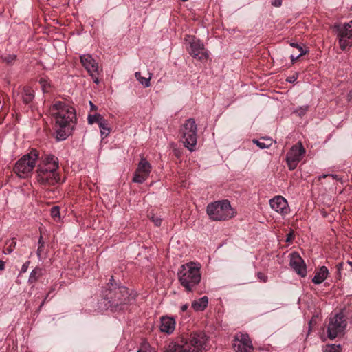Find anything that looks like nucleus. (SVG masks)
Masks as SVG:
<instances>
[{
	"label": "nucleus",
	"mask_w": 352,
	"mask_h": 352,
	"mask_svg": "<svg viewBox=\"0 0 352 352\" xmlns=\"http://www.w3.org/2000/svg\"><path fill=\"white\" fill-rule=\"evenodd\" d=\"M52 113L55 120L56 139L65 140L72 133L76 120V111L66 103L58 101L53 104Z\"/></svg>",
	"instance_id": "nucleus-1"
},
{
	"label": "nucleus",
	"mask_w": 352,
	"mask_h": 352,
	"mask_svg": "<svg viewBox=\"0 0 352 352\" xmlns=\"http://www.w3.org/2000/svg\"><path fill=\"white\" fill-rule=\"evenodd\" d=\"M58 160L56 157L48 155L42 158L36 170V178L41 185H54L60 180L57 173Z\"/></svg>",
	"instance_id": "nucleus-2"
},
{
	"label": "nucleus",
	"mask_w": 352,
	"mask_h": 352,
	"mask_svg": "<svg viewBox=\"0 0 352 352\" xmlns=\"http://www.w3.org/2000/svg\"><path fill=\"white\" fill-rule=\"evenodd\" d=\"M104 297L98 303V309L102 311L111 309L116 310L119 305L125 304L129 298V292L126 287H114L112 284L109 288L103 292Z\"/></svg>",
	"instance_id": "nucleus-3"
},
{
	"label": "nucleus",
	"mask_w": 352,
	"mask_h": 352,
	"mask_svg": "<svg viewBox=\"0 0 352 352\" xmlns=\"http://www.w3.org/2000/svg\"><path fill=\"white\" fill-rule=\"evenodd\" d=\"M200 265L194 262L182 265L178 271V279L187 292H192L201 280Z\"/></svg>",
	"instance_id": "nucleus-4"
},
{
	"label": "nucleus",
	"mask_w": 352,
	"mask_h": 352,
	"mask_svg": "<svg viewBox=\"0 0 352 352\" xmlns=\"http://www.w3.org/2000/svg\"><path fill=\"white\" fill-rule=\"evenodd\" d=\"M206 212L212 221H223L229 220L236 215V211L227 200L212 202L207 206Z\"/></svg>",
	"instance_id": "nucleus-5"
},
{
	"label": "nucleus",
	"mask_w": 352,
	"mask_h": 352,
	"mask_svg": "<svg viewBox=\"0 0 352 352\" xmlns=\"http://www.w3.org/2000/svg\"><path fill=\"white\" fill-rule=\"evenodd\" d=\"M38 157V151L35 148L31 149L15 163L13 168L14 173L20 178H28L31 176Z\"/></svg>",
	"instance_id": "nucleus-6"
},
{
	"label": "nucleus",
	"mask_w": 352,
	"mask_h": 352,
	"mask_svg": "<svg viewBox=\"0 0 352 352\" xmlns=\"http://www.w3.org/2000/svg\"><path fill=\"white\" fill-rule=\"evenodd\" d=\"M197 126L193 118L188 119L182 125L181 133L184 146L190 151L196 148Z\"/></svg>",
	"instance_id": "nucleus-7"
},
{
	"label": "nucleus",
	"mask_w": 352,
	"mask_h": 352,
	"mask_svg": "<svg viewBox=\"0 0 352 352\" xmlns=\"http://www.w3.org/2000/svg\"><path fill=\"white\" fill-rule=\"evenodd\" d=\"M306 150L302 144L299 142L293 145L286 155V162L290 170L296 168L299 162L302 160Z\"/></svg>",
	"instance_id": "nucleus-8"
},
{
	"label": "nucleus",
	"mask_w": 352,
	"mask_h": 352,
	"mask_svg": "<svg viewBox=\"0 0 352 352\" xmlns=\"http://www.w3.org/2000/svg\"><path fill=\"white\" fill-rule=\"evenodd\" d=\"M346 327V321L344 319L343 313L336 314L329 318L328 325V337L330 339H334L340 334L342 333Z\"/></svg>",
	"instance_id": "nucleus-9"
},
{
	"label": "nucleus",
	"mask_w": 352,
	"mask_h": 352,
	"mask_svg": "<svg viewBox=\"0 0 352 352\" xmlns=\"http://www.w3.org/2000/svg\"><path fill=\"white\" fill-rule=\"evenodd\" d=\"M189 47L188 48V53L194 58L200 61L206 60L208 58L209 54L207 50L205 48L203 43L199 39L193 36H188Z\"/></svg>",
	"instance_id": "nucleus-10"
},
{
	"label": "nucleus",
	"mask_w": 352,
	"mask_h": 352,
	"mask_svg": "<svg viewBox=\"0 0 352 352\" xmlns=\"http://www.w3.org/2000/svg\"><path fill=\"white\" fill-rule=\"evenodd\" d=\"M338 43L343 51L352 46V20L338 27Z\"/></svg>",
	"instance_id": "nucleus-11"
},
{
	"label": "nucleus",
	"mask_w": 352,
	"mask_h": 352,
	"mask_svg": "<svg viewBox=\"0 0 352 352\" xmlns=\"http://www.w3.org/2000/svg\"><path fill=\"white\" fill-rule=\"evenodd\" d=\"M151 170V164L144 157H142L134 173L133 182L142 184L148 178Z\"/></svg>",
	"instance_id": "nucleus-12"
},
{
	"label": "nucleus",
	"mask_w": 352,
	"mask_h": 352,
	"mask_svg": "<svg viewBox=\"0 0 352 352\" xmlns=\"http://www.w3.org/2000/svg\"><path fill=\"white\" fill-rule=\"evenodd\" d=\"M233 347L236 352H254V347L248 334L238 333L235 335Z\"/></svg>",
	"instance_id": "nucleus-13"
},
{
	"label": "nucleus",
	"mask_w": 352,
	"mask_h": 352,
	"mask_svg": "<svg viewBox=\"0 0 352 352\" xmlns=\"http://www.w3.org/2000/svg\"><path fill=\"white\" fill-rule=\"evenodd\" d=\"M12 97L16 102L22 100L24 104H28L34 98V91L28 85L19 86L13 89Z\"/></svg>",
	"instance_id": "nucleus-14"
},
{
	"label": "nucleus",
	"mask_w": 352,
	"mask_h": 352,
	"mask_svg": "<svg viewBox=\"0 0 352 352\" xmlns=\"http://www.w3.org/2000/svg\"><path fill=\"white\" fill-rule=\"evenodd\" d=\"M96 124L100 129L102 139L106 138L111 133V128L109 121L98 113H89V124Z\"/></svg>",
	"instance_id": "nucleus-15"
},
{
	"label": "nucleus",
	"mask_w": 352,
	"mask_h": 352,
	"mask_svg": "<svg viewBox=\"0 0 352 352\" xmlns=\"http://www.w3.org/2000/svg\"><path fill=\"white\" fill-rule=\"evenodd\" d=\"M271 208L282 216L289 214L290 209L286 199L283 196L277 195L270 200Z\"/></svg>",
	"instance_id": "nucleus-16"
},
{
	"label": "nucleus",
	"mask_w": 352,
	"mask_h": 352,
	"mask_svg": "<svg viewBox=\"0 0 352 352\" xmlns=\"http://www.w3.org/2000/svg\"><path fill=\"white\" fill-rule=\"evenodd\" d=\"M289 265L301 277L307 276V266L298 253L293 252L291 254Z\"/></svg>",
	"instance_id": "nucleus-17"
},
{
	"label": "nucleus",
	"mask_w": 352,
	"mask_h": 352,
	"mask_svg": "<svg viewBox=\"0 0 352 352\" xmlns=\"http://www.w3.org/2000/svg\"><path fill=\"white\" fill-rule=\"evenodd\" d=\"M161 324H160V331L162 332L171 334L175 329L176 325L175 319L173 317L170 316H162L160 318Z\"/></svg>",
	"instance_id": "nucleus-18"
},
{
	"label": "nucleus",
	"mask_w": 352,
	"mask_h": 352,
	"mask_svg": "<svg viewBox=\"0 0 352 352\" xmlns=\"http://www.w3.org/2000/svg\"><path fill=\"white\" fill-rule=\"evenodd\" d=\"M90 58L89 56V76H91L95 83L98 84L102 76V69L95 60L90 59Z\"/></svg>",
	"instance_id": "nucleus-19"
},
{
	"label": "nucleus",
	"mask_w": 352,
	"mask_h": 352,
	"mask_svg": "<svg viewBox=\"0 0 352 352\" xmlns=\"http://www.w3.org/2000/svg\"><path fill=\"white\" fill-rule=\"evenodd\" d=\"M329 270L326 266H322L312 278V282L315 284L322 283L328 276Z\"/></svg>",
	"instance_id": "nucleus-20"
},
{
	"label": "nucleus",
	"mask_w": 352,
	"mask_h": 352,
	"mask_svg": "<svg viewBox=\"0 0 352 352\" xmlns=\"http://www.w3.org/2000/svg\"><path fill=\"white\" fill-rule=\"evenodd\" d=\"M208 305V298L203 296L192 302V307L195 311H204Z\"/></svg>",
	"instance_id": "nucleus-21"
},
{
	"label": "nucleus",
	"mask_w": 352,
	"mask_h": 352,
	"mask_svg": "<svg viewBox=\"0 0 352 352\" xmlns=\"http://www.w3.org/2000/svg\"><path fill=\"white\" fill-rule=\"evenodd\" d=\"M43 275V269L38 267H35L30 273L28 278L30 283H34Z\"/></svg>",
	"instance_id": "nucleus-22"
},
{
	"label": "nucleus",
	"mask_w": 352,
	"mask_h": 352,
	"mask_svg": "<svg viewBox=\"0 0 352 352\" xmlns=\"http://www.w3.org/2000/svg\"><path fill=\"white\" fill-rule=\"evenodd\" d=\"M152 76L153 74L150 73L149 76L148 78H145L141 76V73L140 72H136L135 73V77L144 87H148L151 86V79Z\"/></svg>",
	"instance_id": "nucleus-23"
},
{
	"label": "nucleus",
	"mask_w": 352,
	"mask_h": 352,
	"mask_svg": "<svg viewBox=\"0 0 352 352\" xmlns=\"http://www.w3.org/2000/svg\"><path fill=\"white\" fill-rule=\"evenodd\" d=\"M50 214L52 219L56 222H60L61 220L60 213V208L59 206H53L50 210Z\"/></svg>",
	"instance_id": "nucleus-24"
},
{
	"label": "nucleus",
	"mask_w": 352,
	"mask_h": 352,
	"mask_svg": "<svg viewBox=\"0 0 352 352\" xmlns=\"http://www.w3.org/2000/svg\"><path fill=\"white\" fill-rule=\"evenodd\" d=\"M265 140V142H262L260 140H254L253 142L261 148H269L272 144V140L270 138H267Z\"/></svg>",
	"instance_id": "nucleus-25"
},
{
	"label": "nucleus",
	"mask_w": 352,
	"mask_h": 352,
	"mask_svg": "<svg viewBox=\"0 0 352 352\" xmlns=\"http://www.w3.org/2000/svg\"><path fill=\"white\" fill-rule=\"evenodd\" d=\"M6 245L7 247L5 248L3 252L5 254H11L16 248V241H15V239H12L7 241Z\"/></svg>",
	"instance_id": "nucleus-26"
},
{
	"label": "nucleus",
	"mask_w": 352,
	"mask_h": 352,
	"mask_svg": "<svg viewBox=\"0 0 352 352\" xmlns=\"http://www.w3.org/2000/svg\"><path fill=\"white\" fill-rule=\"evenodd\" d=\"M323 352H342V348L340 345L329 344L325 346Z\"/></svg>",
	"instance_id": "nucleus-27"
},
{
	"label": "nucleus",
	"mask_w": 352,
	"mask_h": 352,
	"mask_svg": "<svg viewBox=\"0 0 352 352\" xmlns=\"http://www.w3.org/2000/svg\"><path fill=\"white\" fill-rule=\"evenodd\" d=\"M308 109H309V106L305 105V106H302V107H300L298 109H296L294 111V113L301 117L306 114Z\"/></svg>",
	"instance_id": "nucleus-28"
},
{
	"label": "nucleus",
	"mask_w": 352,
	"mask_h": 352,
	"mask_svg": "<svg viewBox=\"0 0 352 352\" xmlns=\"http://www.w3.org/2000/svg\"><path fill=\"white\" fill-rule=\"evenodd\" d=\"M16 58V56L15 54H6L2 57L3 62L7 63H12Z\"/></svg>",
	"instance_id": "nucleus-29"
},
{
	"label": "nucleus",
	"mask_w": 352,
	"mask_h": 352,
	"mask_svg": "<svg viewBox=\"0 0 352 352\" xmlns=\"http://www.w3.org/2000/svg\"><path fill=\"white\" fill-rule=\"evenodd\" d=\"M80 60L82 65L85 69L88 70V55L83 54L80 56Z\"/></svg>",
	"instance_id": "nucleus-30"
},
{
	"label": "nucleus",
	"mask_w": 352,
	"mask_h": 352,
	"mask_svg": "<svg viewBox=\"0 0 352 352\" xmlns=\"http://www.w3.org/2000/svg\"><path fill=\"white\" fill-rule=\"evenodd\" d=\"M257 278L263 283H266L268 280V277L266 274L263 272H258L256 274Z\"/></svg>",
	"instance_id": "nucleus-31"
},
{
	"label": "nucleus",
	"mask_w": 352,
	"mask_h": 352,
	"mask_svg": "<svg viewBox=\"0 0 352 352\" xmlns=\"http://www.w3.org/2000/svg\"><path fill=\"white\" fill-rule=\"evenodd\" d=\"M150 219L154 223L156 226H160L162 222V219L160 217L152 215Z\"/></svg>",
	"instance_id": "nucleus-32"
},
{
	"label": "nucleus",
	"mask_w": 352,
	"mask_h": 352,
	"mask_svg": "<svg viewBox=\"0 0 352 352\" xmlns=\"http://www.w3.org/2000/svg\"><path fill=\"white\" fill-rule=\"evenodd\" d=\"M305 54H306V52L304 50H302V52L298 55H296V56H294L293 54L291 55V60H292V63H294L296 60H297L299 58V57H300L302 55H305Z\"/></svg>",
	"instance_id": "nucleus-33"
},
{
	"label": "nucleus",
	"mask_w": 352,
	"mask_h": 352,
	"mask_svg": "<svg viewBox=\"0 0 352 352\" xmlns=\"http://www.w3.org/2000/svg\"><path fill=\"white\" fill-rule=\"evenodd\" d=\"M30 263V261H28L23 264L22 267H21V273H25L27 272Z\"/></svg>",
	"instance_id": "nucleus-34"
},
{
	"label": "nucleus",
	"mask_w": 352,
	"mask_h": 352,
	"mask_svg": "<svg viewBox=\"0 0 352 352\" xmlns=\"http://www.w3.org/2000/svg\"><path fill=\"white\" fill-rule=\"evenodd\" d=\"M98 107L93 104L91 101H89V111H94V113H97Z\"/></svg>",
	"instance_id": "nucleus-35"
},
{
	"label": "nucleus",
	"mask_w": 352,
	"mask_h": 352,
	"mask_svg": "<svg viewBox=\"0 0 352 352\" xmlns=\"http://www.w3.org/2000/svg\"><path fill=\"white\" fill-rule=\"evenodd\" d=\"M272 4L275 7H280L282 4V0H274Z\"/></svg>",
	"instance_id": "nucleus-36"
},
{
	"label": "nucleus",
	"mask_w": 352,
	"mask_h": 352,
	"mask_svg": "<svg viewBox=\"0 0 352 352\" xmlns=\"http://www.w3.org/2000/svg\"><path fill=\"white\" fill-rule=\"evenodd\" d=\"M296 79H297V76L295 75H293L292 76H290L287 78V81H289V82H294L296 80Z\"/></svg>",
	"instance_id": "nucleus-37"
},
{
	"label": "nucleus",
	"mask_w": 352,
	"mask_h": 352,
	"mask_svg": "<svg viewBox=\"0 0 352 352\" xmlns=\"http://www.w3.org/2000/svg\"><path fill=\"white\" fill-rule=\"evenodd\" d=\"M42 248H43V247L38 246L37 251H36V254L39 258H41V257Z\"/></svg>",
	"instance_id": "nucleus-38"
},
{
	"label": "nucleus",
	"mask_w": 352,
	"mask_h": 352,
	"mask_svg": "<svg viewBox=\"0 0 352 352\" xmlns=\"http://www.w3.org/2000/svg\"><path fill=\"white\" fill-rule=\"evenodd\" d=\"M294 239V234L292 232H289L287 236V241H291Z\"/></svg>",
	"instance_id": "nucleus-39"
},
{
	"label": "nucleus",
	"mask_w": 352,
	"mask_h": 352,
	"mask_svg": "<svg viewBox=\"0 0 352 352\" xmlns=\"http://www.w3.org/2000/svg\"><path fill=\"white\" fill-rule=\"evenodd\" d=\"M188 307V305L187 303H186V304H184V305H183L181 307V311H182V312H184L185 311H186V310H187Z\"/></svg>",
	"instance_id": "nucleus-40"
},
{
	"label": "nucleus",
	"mask_w": 352,
	"mask_h": 352,
	"mask_svg": "<svg viewBox=\"0 0 352 352\" xmlns=\"http://www.w3.org/2000/svg\"><path fill=\"white\" fill-rule=\"evenodd\" d=\"M40 83L41 84V85H42L43 87H45L46 86V85H47V80H45V79L41 78V79L40 80Z\"/></svg>",
	"instance_id": "nucleus-41"
},
{
	"label": "nucleus",
	"mask_w": 352,
	"mask_h": 352,
	"mask_svg": "<svg viewBox=\"0 0 352 352\" xmlns=\"http://www.w3.org/2000/svg\"><path fill=\"white\" fill-rule=\"evenodd\" d=\"M38 246H41V247L44 246V241L42 240V236H41L38 240Z\"/></svg>",
	"instance_id": "nucleus-42"
},
{
	"label": "nucleus",
	"mask_w": 352,
	"mask_h": 352,
	"mask_svg": "<svg viewBox=\"0 0 352 352\" xmlns=\"http://www.w3.org/2000/svg\"><path fill=\"white\" fill-rule=\"evenodd\" d=\"M5 268V263L3 261H0V270H3Z\"/></svg>",
	"instance_id": "nucleus-43"
},
{
	"label": "nucleus",
	"mask_w": 352,
	"mask_h": 352,
	"mask_svg": "<svg viewBox=\"0 0 352 352\" xmlns=\"http://www.w3.org/2000/svg\"><path fill=\"white\" fill-rule=\"evenodd\" d=\"M347 99L348 100H351L352 99V89L350 90V91L347 94Z\"/></svg>",
	"instance_id": "nucleus-44"
},
{
	"label": "nucleus",
	"mask_w": 352,
	"mask_h": 352,
	"mask_svg": "<svg viewBox=\"0 0 352 352\" xmlns=\"http://www.w3.org/2000/svg\"><path fill=\"white\" fill-rule=\"evenodd\" d=\"M291 45L296 48H298V47L299 46V45L297 43H291Z\"/></svg>",
	"instance_id": "nucleus-45"
},
{
	"label": "nucleus",
	"mask_w": 352,
	"mask_h": 352,
	"mask_svg": "<svg viewBox=\"0 0 352 352\" xmlns=\"http://www.w3.org/2000/svg\"><path fill=\"white\" fill-rule=\"evenodd\" d=\"M175 345H176V344H175L173 347H171V346H169L170 349H169L168 351H166V352H169V351H173V350L174 349V346H175Z\"/></svg>",
	"instance_id": "nucleus-46"
},
{
	"label": "nucleus",
	"mask_w": 352,
	"mask_h": 352,
	"mask_svg": "<svg viewBox=\"0 0 352 352\" xmlns=\"http://www.w3.org/2000/svg\"><path fill=\"white\" fill-rule=\"evenodd\" d=\"M298 51L300 52V53L302 52V50H304L303 48L300 45L298 47Z\"/></svg>",
	"instance_id": "nucleus-47"
},
{
	"label": "nucleus",
	"mask_w": 352,
	"mask_h": 352,
	"mask_svg": "<svg viewBox=\"0 0 352 352\" xmlns=\"http://www.w3.org/2000/svg\"><path fill=\"white\" fill-rule=\"evenodd\" d=\"M329 176L332 177L334 179H337V175H329Z\"/></svg>",
	"instance_id": "nucleus-48"
},
{
	"label": "nucleus",
	"mask_w": 352,
	"mask_h": 352,
	"mask_svg": "<svg viewBox=\"0 0 352 352\" xmlns=\"http://www.w3.org/2000/svg\"><path fill=\"white\" fill-rule=\"evenodd\" d=\"M138 352H147V351L142 350V349H140V350L138 351Z\"/></svg>",
	"instance_id": "nucleus-49"
},
{
	"label": "nucleus",
	"mask_w": 352,
	"mask_h": 352,
	"mask_svg": "<svg viewBox=\"0 0 352 352\" xmlns=\"http://www.w3.org/2000/svg\"><path fill=\"white\" fill-rule=\"evenodd\" d=\"M348 263L352 267V262L348 261Z\"/></svg>",
	"instance_id": "nucleus-50"
},
{
	"label": "nucleus",
	"mask_w": 352,
	"mask_h": 352,
	"mask_svg": "<svg viewBox=\"0 0 352 352\" xmlns=\"http://www.w3.org/2000/svg\"><path fill=\"white\" fill-rule=\"evenodd\" d=\"M188 0H182V1H187Z\"/></svg>",
	"instance_id": "nucleus-51"
}]
</instances>
